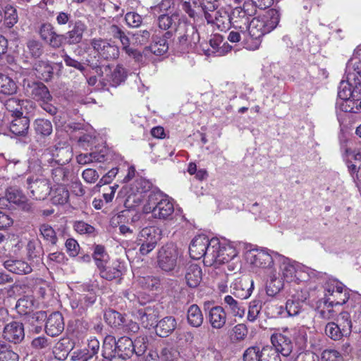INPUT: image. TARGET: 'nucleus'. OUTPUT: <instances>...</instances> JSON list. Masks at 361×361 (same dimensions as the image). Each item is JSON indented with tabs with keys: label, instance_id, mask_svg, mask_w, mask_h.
I'll return each mask as SVG.
<instances>
[{
	"label": "nucleus",
	"instance_id": "obj_19",
	"mask_svg": "<svg viewBox=\"0 0 361 361\" xmlns=\"http://www.w3.org/2000/svg\"><path fill=\"white\" fill-rule=\"evenodd\" d=\"M87 27L82 20H75L71 29L65 33L66 43L68 45H76L80 44L83 39L85 32Z\"/></svg>",
	"mask_w": 361,
	"mask_h": 361
},
{
	"label": "nucleus",
	"instance_id": "obj_17",
	"mask_svg": "<svg viewBox=\"0 0 361 361\" xmlns=\"http://www.w3.org/2000/svg\"><path fill=\"white\" fill-rule=\"evenodd\" d=\"M232 293L241 300L248 298L252 292L253 281L247 276L235 279L231 286Z\"/></svg>",
	"mask_w": 361,
	"mask_h": 361
},
{
	"label": "nucleus",
	"instance_id": "obj_26",
	"mask_svg": "<svg viewBox=\"0 0 361 361\" xmlns=\"http://www.w3.org/2000/svg\"><path fill=\"white\" fill-rule=\"evenodd\" d=\"M185 279L190 288H197L202 279L201 267L196 264L188 265L185 269Z\"/></svg>",
	"mask_w": 361,
	"mask_h": 361
},
{
	"label": "nucleus",
	"instance_id": "obj_54",
	"mask_svg": "<svg viewBox=\"0 0 361 361\" xmlns=\"http://www.w3.org/2000/svg\"><path fill=\"white\" fill-rule=\"evenodd\" d=\"M341 100V102H337V104L339 106V109L342 111L355 114L358 112V101L353 99L351 97H349V99Z\"/></svg>",
	"mask_w": 361,
	"mask_h": 361
},
{
	"label": "nucleus",
	"instance_id": "obj_49",
	"mask_svg": "<svg viewBox=\"0 0 361 361\" xmlns=\"http://www.w3.org/2000/svg\"><path fill=\"white\" fill-rule=\"evenodd\" d=\"M200 8L206 20H212V14L218 8L217 0H202Z\"/></svg>",
	"mask_w": 361,
	"mask_h": 361
},
{
	"label": "nucleus",
	"instance_id": "obj_24",
	"mask_svg": "<svg viewBox=\"0 0 361 361\" xmlns=\"http://www.w3.org/2000/svg\"><path fill=\"white\" fill-rule=\"evenodd\" d=\"M231 13H230L225 8L221 7L217 8L212 14V20H207L209 24H214L216 27L224 30L229 27L231 24Z\"/></svg>",
	"mask_w": 361,
	"mask_h": 361
},
{
	"label": "nucleus",
	"instance_id": "obj_13",
	"mask_svg": "<svg viewBox=\"0 0 361 361\" xmlns=\"http://www.w3.org/2000/svg\"><path fill=\"white\" fill-rule=\"evenodd\" d=\"M243 361H281L276 352L269 348L260 349L259 347L248 348L243 353Z\"/></svg>",
	"mask_w": 361,
	"mask_h": 361
},
{
	"label": "nucleus",
	"instance_id": "obj_33",
	"mask_svg": "<svg viewBox=\"0 0 361 361\" xmlns=\"http://www.w3.org/2000/svg\"><path fill=\"white\" fill-rule=\"evenodd\" d=\"M128 213L129 212L127 211H123L113 216L111 220V226L118 227L120 233L126 236L132 235L133 234V230L129 226L125 225Z\"/></svg>",
	"mask_w": 361,
	"mask_h": 361
},
{
	"label": "nucleus",
	"instance_id": "obj_40",
	"mask_svg": "<svg viewBox=\"0 0 361 361\" xmlns=\"http://www.w3.org/2000/svg\"><path fill=\"white\" fill-rule=\"evenodd\" d=\"M69 199L68 189L61 184H59L52 191L51 201L54 204H64Z\"/></svg>",
	"mask_w": 361,
	"mask_h": 361
},
{
	"label": "nucleus",
	"instance_id": "obj_58",
	"mask_svg": "<svg viewBox=\"0 0 361 361\" xmlns=\"http://www.w3.org/2000/svg\"><path fill=\"white\" fill-rule=\"evenodd\" d=\"M56 32L54 26L49 23H42L39 29L40 38L47 42L51 36Z\"/></svg>",
	"mask_w": 361,
	"mask_h": 361
},
{
	"label": "nucleus",
	"instance_id": "obj_25",
	"mask_svg": "<svg viewBox=\"0 0 361 361\" xmlns=\"http://www.w3.org/2000/svg\"><path fill=\"white\" fill-rule=\"evenodd\" d=\"M96 300V295L92 293L78 295L71 302L73 310L78 314H82L85 310L92 305Z\"/></svg>",
	"mask_w": 361,
	"mask_h": 361
},
{
	"label": "nucleus",
	"instance_id": "obj_28",
	"mask_svg": "<svg viewBox=\"0 0 361 361\" xmlns=\"http://www.w3.org/2000/svg\"><path fill=\"white\" fill-rule=\"evenodd\" d=\"M137 314L141 324L145 328L154 326L159 316L158 310L151 306L139 310Z\"/></svg>",
	"mask_w": 361,
	"mask_h": 361
},
{
	"label": "nucleus",
	"instance_id": "obj_63",
	"mask_svg": "<svg viewBox=\"0 0 361 361\" xmlns=\"http://www.w3.org/2000/svg\"><path fill=\"white\" fill-rule=\"evenodd\" d=\"M91 358L89 350L85 349L76 350L69 354L71 361H88Z\"/></svg>",
	"mask_w": 361,
	"mask_h": 361
},
{
	"label": "nucleus",
	"instance_id": "obj_56",
	"mask_svg": "<svg viewBox=\"0 0 361 361\" xmlns=\"http://www.w3.org/2000/svg\"><path fill=\"white\" fill-rule=\"evenodd\" d=\"M353 82V81H348L347 79L340 82L338 91V97L340 99H349V97H352Z\"/></svg>",
	"mask_w": 361,
	"mask_h": 361
},
{
	"label": "nucleus",
	"instance_id": "obj_14",
	"mask_svg": "<svg viewBox=\"0 0 361 361\" xmlns=\"http://www.w3.org/2000/svg\"><path fill=\"white\" fill-rule=\"evenodd\" d=\"M211 242L212 239L209 240L205 235H196L189 247L190 257L194 259H200L202 257H204V260L206 259Z\"/></svg>",
	"mask_w": 361,
	"mask_h": 361
},
{
	"label": "nucleus",
	"instance_id": "obj_23",
	"mask_svg": "<svg viewBox=\"0 0 361 361\" xmlns=\"http://www.w3.org/2000/svg\"><path fill=\"white\" fill-rule=\"evenodd\" d=\"M271 341L275 350L271 352L280 353L282 355L288 356L292 352L293 345L290 338L282 334H274ZM278 355V353H276Z\"/></svg>",
	"mask_w": 361,
	"mask_h": 361
},
{
	"label": "nucleus",
	"instance_id": "obj_64",
	"mask_svg": "<svg viewBox=\"0 0 361 361\" xmlns=\"http://www.w3.org/2000/svg\"><path fill=\"white\" fill-rule=\"evenodd\" d=\"M75 231L80 234L90 235L94 232V228L82 221H76L74 224Z\"/></svg>",
	"mask_w": 361,
	"mask_h": 361
},
{
	"label": "nucleus",
	"instance_id": "obj_60",
	"mask_svg": "<svg viewBox=\"0 0 361 361\" xmlns=\"http://www.w3.org/2000/svg\"><path fill=\"white\" fill-rule=\"evenodd\" d=\"M262 309V302L259 300H252L250 303L247 319L250 322H255L258 317Z\"/></svg>",
	"mask_w": 361,
	"mask_h": 361
},
{
	"label": "nucleus",
	"instance_id": "obj_42",
	"mask_svg": "<svg viewBox=\"0 0 361 361\" xmlns=\"http://www.w3.org/2000/svg\"><path fill=\"white\" fill-rule=\"evenodd\" d=\"M188 322L193 327H199L203 322V315L197 305H192L188 310Z\"/></svg>",
	"mask_w": 361,
	"mask_h": 361
},
{
	"label": "nucleus",
	"instance_id": "obj_46",
	"mask_svg": "<svg viewBox=\"0 0 361 361\" xmlns=\"http://www.w3.org/2000/svg\"><path fill=\"white\" fill-rule=\"evenodd\" d=\"M306 298L302 299H295L293 296L292 298L288 299L286 304V312L290 317L298 315L302 309V303Z\"/></svg>",
	"mask_w": 361,
	"mask_h": 361
},
{
	"label": "nucleus",
	"instance_id": "obj_6",
	"mask_svg": "<svg viewBox=\"0 0 361 361\" xmlns=\"http://www.w3.org/2000/svg\"><path fill=\"white\" fill-rule=\"evenodd\" d=\"M280 254L267 249H252L246 251L245 254V260L253 267H258L267 269V274L276 264Z\"/></svg>",
	"mask_w": 361,
	"mask_h": 361
},
{
	"label": "nucleus",
	"instance_id": "obj_34",
	"mask_svg": "<svg viewBox=\"0 0 361 361\" xmlns=\"http://www.w3.org/2000/svg\"><path fill=\"white\" fill-rule=\"evenodd\" d=\"M226 308L233 317L242 318L245 312V307L243 302H238L231 295H226L224 299Z\"/></svg>",
	"mask_w": 361,
	"mask_h": 361
},
{
	"label": "nucleus",
	"instance_id": "obj_59",
	"mask_svg": "<svg viewBox=\"0 0 361 361\" xmlns=\"http://www.w3.org/2000/svg\"><path fill=\"white\" fill-rule=\"evenodd\" d=\"M135 352L137 356H140L145 353L147 348V338L145 336H138L133 341Z\"/></svg>",
	"mask_w": 361,
	"mask_h": 361
},
{
	"label": "nucleus",
	"instance_id": "obj_5",
	"mask_svg": "<svg viewBox=\"0 0 361 361\" xmlns=\"http://www.w3.org/2000/svg\"><path fill=\"white\" fill-rule=\"evenodd\" d=\"M145 214L152 213L155 219H166L174 212L172 202L160 192H151L143 206Z\"/></svg>",
	"mask_w": 361,
	"mask_h": 361
},
{
	"label": "nucleus",
	"instance_id": "obj_1",
	"mask_svg": "<svg viewBox=\"0 0 361 361\" xmlns=\"http://www.w3.org/2000/svg\"><path fill=\"white\" fill-rule=\"evenodd\" d=\"M276 264L279 271L271 269L268 274L267 293L269 295L277 294L283 289L285 282L300 284L314 281L321 276L320 272L281 255Z\"/></svg>",
	"mask_w": 361,
	"mask_h": 361
},
{
	"label": "nucleus",
	"instance_id": "obj_20",
	"mask_svg": "<svg viewBox=\"0 0 361 361\" xmlns=\"http://www.w3.org/2000/svg\"><path fill=\"white\" fill-rule=\"evenodd\" d=\"M231 24L234 30L242 32L243 37L247 36V31L250 23V18L242 12L241 7H236L231 13Z\"/></svg>",
	"mask_w": 361,
	"mask_h": 361
},
{
	"label": "nucleus",
	"instance_id": "obj_4",
	"mask_svg": "<svg viewBox=\"0 0 361 361\" xmlns=\"http://www.w3.org/2000/svg\"><path fill=\"white\" fill-rule=\"evenodd\" d=\"M238 251L233 243L220 242L218 238H212L204 264L208 267H218L221 264L234 260Z\"/></svg>",
	"mask_w": 361,
	"mask_h": 361
},
{
	"label": "nucleus",
	"instance_id": "obj_8",
	"mask_svg": "<svg viewBox=\"0 0 361 361\" xmlns=\"http://www.w3.org/2000/svg\"><path fill=\"white\" fill-rule=\"evenodd\" d=\"M161 232L155 226L143 228L137 234V243L140 246L139 252L145 256L149 254L157 245L161 238Z\"/></svg>",
	"mask_w": 361,
	"mask_h": 361
},
{
	"label": "nucleus",
	"instance_id": "obj_32",
	"mask_svg": "<svg viewBox=\"0 0 361 361\" xmlns=\"http://www.w3.org/2000/svg\"><path fill=\"white\" fill-rule=\"evenodd\" d=\"M30 126V119L27 116H16L10 124L11 132L16 135H25Z\"/></svg>",
	"mask_w": 361,
	"mask_h": 361
},
{
	"label": "nucleus",
	"instance_id": "obj_44",
	"mask_svg": "<svg viewBox=\"0 0 361 361\" xmlns=\"http://www.w3.org/2000/svg\"><path fill=\"white\" fill-rule=\"evenodd\" d=\"M335 323L341 328V329L343 331V334H344L345 336H348L350 334L352 329V322L348 312H341L338 317L336 322Z\"/></svg>",
	"mask_w": 361,
	"mask_h": 361
},
{
	"label": "nucleus",
	"instance_id": "obj_21",
	"mask_svg": "<svg viewBox=\"0 0 361 361\" xmlns=\"http://www.w3.org/2000/svg\"><path fill=\"white\" fill-rule=\"evenodd\" d=\"M63 329L64 322L62 314L59 312L51 313L46 322V333L49 336L54 337L59 336Z\"/></svg>",
	"mask_w": 361,
	"mask_h": 361
},
{
	"label": "nucleus",
	"instance_id": "obj_62",
	"mask_svg": "<svg viewBox=\"0 0 361 361\" xmlns=\"http://www.w3.org/2000/svg\"><path fill=\"white\" fill-rule=\"evenodd\" d=\"M188 44L190 49H194L200 40V35L195 27L191 26L186 30Z\"/></svg>",
	"mask_w": 361,
	"mask_h": 361
},
{
	"label": "nucleus",
	"instance_id": "obj_16",
	"mask_svg": "<svg viewBox=\"0 0 361 361\" xmlns=\"http://www.w3.org/2000/svg\"><path fill=\"white\" fill-rule=\"evenodd\" d=\"M3 338L11 343H19L25 338V330L23 323L13 321L7 324L2 332Z\"/></svg>",
	"mask_w": 361,
	"mask_h": 361
},
{
	"label": "nucleus",
	"instance_id": "obj_61",
	"mask_svg": "<svg viewBox=\"0 0 361 361\" xmlns=\"http://www.w3.org/2000/svg\"><path fill=\"white\" fill-rule=\"evenodd\" d=\"M125 20L128 27L135 28L141 25L142 18L135 12H128L125 15Z\"/></svg>",
	"mask_w": 361,
	"mask_h": 361
},
{
	"label": "nucleus",
	"instance_id": "obj_27",
	"mask_svg": "<svg viewBox=\"0 0 361 361\" xmlns=\"http://www.w3.org/2000/svg\"><path fill=\"white\" fill-rule=\"evenodd\" d=\"M35 75L44 81H49L54 75V68L48 60H38L33 64Z\"/></svg>",
	"mask_w": 361,
	"mask_h": 361
},
{
	"label": "nucleus",
	"instance_id": "obj_47",
	"mask_svg": "<svg viewBox=\"0 0 361 361\" xmlns=\"http://www.w3.org/2000/svg\"><path fill=\"white\" fill-rule=\"evenodd\" d=\"M109 32L114 39L120 40L123 48L130 44V39L126 35L124 30L117 25H111L109 28Z\"/></svg>",
	"mask_w": 361,
	"mask_h": 361
},
{
	"label": "nucleus",
	"instance_id": "obj_52",
	"mask_svg": "<svg viewBox=\"0 0 361 361\" xmlns=\"http://www.w3.org/2000/svg\"><path fill=\"white\" fill-rule=\"evenodd\" d=\"M326 336L334 341L340 340L343 336H346L343 334V331L335 322H329L325 327Z\"/></svg>",
	"mask_w": 361,
	"mask_h": 361
},
{
	"label": "nucleus",
	"instance_id": "obj_36",
	"mask_svg": "<svg viewBox=\"0 0 361 361\" xmlns=\"http://www.w3.org/2000/svg\"><path fill=\"white\" fill-rule=\"evenodd\" d=\"M27 101L16 97H11L4 103L6 109L11 114L12 116H19L23 114V109Z\"/></svg>",
	"mask_w": 361,
	"mask_h": 361
},
{
	"label": "nucleus",
	"instance_id": "obj_10",
	"mask_svg": "<svg viewBox=\"0 0 361 361\" xmlns=\"http://www.w3.org/2000/svg\"><path fill=\"white\" fill-rule=\"evenodd\" d=\"M97 73L101 77H103L102 81L103 87L108 85L116 87L123 82L126 78L125 68L120 65H117L113 70L109 65L98 67Z\"/></svg>",
	"mask_w": 361,
	"mask_h": 361
},
{
	"label": "nucleus",
	"instance_id": "obj_18",
	"mask_svg": "<svg viewBox=\"0 0 361 361\" xmlns=\"http://www.w3.org/2000/svg\"><path fill=\"white\" fill-rule=\"evenodd\" d=\"M28 189L32 195L37 200H44L50 194V185L49 181L44 178H27Z\"/></svg>",
	"mask_w": 361,
	"mask_h": 361
},
{
	"label": "nucleus",
	"instance_id": "obj_38",
	"mask_svg": "<svg viewBox=\"0 0 361 361\" xmlns=\"http://www.w3.org/2000/svg\"><path fill=\"white\" fill-rule=\"evenodd\" d=\"M18 87L15 81L9 76L0 73V92L12 95L17 92Z\"/></svg>",
	"mask_w": 361,
	"mask_h": 361
},
{
	"label": "nucleus",
	"instance_id": "obj_55",
	"mask_svg": "<svg viewBox=\"0 0 361 361\" xmlns=\"http://www.w3.org/2000/svg\"><path fill=\"white\" fill-rule=\"evenodd\" d=\"M93 257L97 267H102L103 264H107L109 256L102 245H96L94 250Z\"/></svg>",
	"mask_w": 361,
	"mask_h": 361
},
{
	"label": "nucleus",
	"instance_id": "obj_3",
	"mask_svg": "<svg viewBox=\"0 0 361 361\" xmlns=\"http://www.w3.org/2000/svg\"><path fill=\"white\" fill-rule=\"evenodd\" d=\"M355 293H351L350 290L341 281L335 279H328L324 285V305L331 313L330 308L335 306L344 305L348 301L355 302L353 297Z\"/></svg>",
	"mask_w": 361,
	"mask_h": 361
},
{
	"label": "nucleus",
	"instance_id": "obj_39",
	"mask_svg": "<svg viewBox=\"0 0 361 361\" xmlns=\"http://www.w3.org/2000/svg\"><path fill=\"white\" fill-rule=\"evenodd\" d=\"M178 22L179 19L177 15L163 14L159 16L157 19L159 27L164 30H176Z\"/></svg>",
	"mask_w": 361,
	"mask_h": 361
},
{
	"label": "nucleus",
	"instance_id": "obj_45",
	"mask_svg": "<svg viewBox=\"0 0 361 361\" xmlns=\"http://www.w3.org/2000/svg\"><path fill=\"white\" fill-rule=\"evenodd\" d=\"M106 322L111 326L121 327L126 322L121 314L115 310H109L104 314Z\"/></svg>",
	"mask_w": 361,
	"mask_h": 361
},
{
	"label": "nucleus",
	"instance_id": "obj_22",
	"mask_svg": "<svg viewBox=\"0 0 361 361\" xmlns=\"http://www.w3.org/2000/svg\"><path fill=\"white\" fill-rule=\"evenodd\" d=\"M172 36V31L168 30L161 37L154 36L152 43L149 47H145V51H150L157 56H162L169 50L168 39Z\"/></svg>",
	"mask_w": 361,
	"mask_h": 361
},
{
	"label": "nucleus",
	"instance_id": "obj_12",
	"mask_svg": "<svg viewBox=\"0 0 361 361\" xmlns=\"http://www.w3.org/2000/svg\"><path fill=\"white\" fill-rule=\"evenodd\" d=\"M111 343L115 344V350L118 357L123 360L130 358L134 354L135 348H133V341L130 338L123 336L116 342L113 336H106L104 339V347L107 348V345Z\"/></svg>",
	"mask_w": 361,
	"mask_h": 361
},
{
	"label": "nucleus",
	"instance_id": "obj_50",
	"mask_svg": "<svg viewBox=\"0 0 361 361\" xmlns=\"http://www.w3.org/2000/svg\"><path fill=\"white\" fill-rule=\"evenodd\" d=\"M39 231L44 240L51 245L56 244L58 238L55 231L50 225L47 224H42L39 227Z\"/></svg>",
	"mask_w": 361,
	"mask_h": 361
},
{
	"label": "nucleus",
	"instance_id": "obj_2",
	"mask_svg": "<svg viewBox=\"0 0 361 361\" xmlns=\"http://www.w3.org/2000/svg\"><path fill=\"white\" fill-rule=\"evenodd\" d=\"M279 23V13L276 9H269L264 14L253 18L247 28V35L255 40L252 49H257L261 38L276 27Z\"/></svg>",
	"mask_w": 361,
	"mask_h": 361
},
{
	"label": "nucleus",
	"instance_id": "obj_31",
	"mask_svg": "<svg viewBox=\"0 0 361 361\" xmlns=\"http://www.w3.org/2000/svg\"><path fill=\"white\" fill-rule=\"evenodd\" d=\"M226 314L223 307L215 306L209 311V321L213 328L221 329L226 323Z\"/></svg>",
	"mask_w": 361,
	"mask_h": 361
},
{
	"label": "nucleus",
	"instance_id": "obj_41",
	"mask_svg": "<svg viewBox=\"0 0 361 361\" xmlns=\"http://www.w3.org/2000/svg\"><path fill=\"white\" fill-rule=\"evenodd\" d=\"M346 79L348 81L356 82L361 79V60L353 61L350 60L346 66Z\"/></svg>",
	"mask_w": 361,
	"mask_h": 361
},
{
	"label": "nucleus",
	"instance_id": "obj_53",
	"mask_svg": "<svg viewBox=\"0 0 361 361\" xmlns=\"http://www.w3.org/2000/svg\"><path fill=\"white\" fill-rule=\"evenodd\" d=\"M35 130L38 134L49 135L52 132V124L48 120L37 119L35 122Z\"/></svg>",
	"mask_w": 361,
	"mask_h": 361
},
{
	"label": "nucleus",
	"instance_id": "obj_57",
	"mask_svg": "<svg viewBox=\"0 0 361 361\" xmlns=\"http://www.w3.org/2000/svg\"><path fill=\"white\" fill-rule=\"evenodd\" d=\"M293 331V336L296 343L300 347H304L307 341V329L302 326L294 329Z\"/></svg>",
	"mask_w": 361,
	"mask_h": 361
},
{
	"label": "nucleus",
	"instance_id": "obj_29",
	"mask_svg": "<svg viewBox=\"0 0 361 361\" xmlns=\"http://www.w3.org/2000/svg\"><path fill=\"white\" fill-rule=\"evenodd\" d=\"M4 266L8 271L16 274H27L32 271L31 266L23 260L10 259L4 262Z\"/></svg>",
	"mask_w": 361,
	"mask_h": 361
},
{
	"label": "nucleus",
	"instance_id": "obj_11",
	"mask_svg": "<svg viewBox=\"0 0 361 361\" xmlns=\"http://www.w3.org/2000/svg\"><path fill=\"white\" fill-rule=\"evenodd\" d=\"M23 87L27 96L37 101L49 102L52 99L47 87L42 82L25 79Z\"/></svg>",
	"mask_w": 361,
	"mask_h": 361
},
{
	"label": "nucleus",
	"instance_id": "obj_43",
	"mask_svg": "<svg viewBox=\"0 0 361 361\" xmlns=\"http://www.w3.org/2000/svg\"><path fill=\"white\" fill-rule=\"evenodd\" d=\"M18 20L17 9L11 5H7L4 8V22L6 27H13Z\"/></svg>",
	"mask_w": 361,
	"mask_h": 361
},
{
	"label": "nucleus",
	"instance_id": "obj_35",
	"mask_svg": "<svg viewBox=\"0 0 361 361\" xmlns=\"http://www.w3.org/2000/svg\"><path fill=\"white\" fill-rule=\"evenodd\" d=\"M71 153V148L66 142H59L56 145L44 150V156L67 157Z\"/></svg>",
	"mask_w": 361,
	"mask_h": 361
},
{
	"label": "nucleus",
	"instance_id": "obj_48",
	"mask_svg": "<svg viewBox=\"0 0 361 361\" xmlns=\"http://www.w3.org/2000/svg\"><path fill=\"white\" fill-rule=\"evenodd\" d=\"M34 302L32 298L24 297L20 298L16 305V309L20 314H27L32 311Z\"/></svg>",
	"mask_w": 361,
	"mask_h": 361
},
{
	"label": "nucleus",
	"instance_id": "obj_7",
	"mask_svg": "<svg viewBox=\"0 0 361 361\" xmlns=\"http://www.w3.org/2000/svg\"><path fill=\"white\" fill-rule=\"evenodd\" d=\"M180 252L176 245L172 243L162 246L157 253L158 267L164 271L171 272L178 267Z\"/></svg>",
	"mask_w": 361,
	"mask_h": 361
},
{
	"label": "nucleus",
	"instance_id": "obj_9",
	"mask_svg": "<svg viewBox=\"0 0 361 361\" xmlns=\"http://www.w3.org/2000/svg\"><path fill=\"white\" fill-rule=\"evenodd\" d=\"M93 50L98 56L106 61H113L118 58L120 54L119 47L114 42L102 38H93L90 42Z\"/></svg>",
	"mask_w": 361,
	"mask_h": 361
},
{
	"label": "nucleus",
	"instance_id": "obj_30",
	"mask_svg": "<svg viewBox=\"0 0 361 361\" xmlns=\"http://www.w3.org/2000/svg\"><path fill=\"white\" fill-rule=\"evenodd\" d=\"M177 323L174 317H166L161 319L156 326V332L160 337H166L176 328Z\"/></svg>",
	"mask_w": 361,
	"mask_h": 361
},
{
	"label": "nucleus",
	"instance_id": "obj_51",
	"mask_svg": "<svg viewBox=\"0 0 361 361\" xmlns=\"http://www.w3.org/2000/svg\"><path fill=\"white\" fill-rule=\"evenodd\" d=\"M30 55L35 59L40 57L43 54V45L37 39H30L26 43Z\"/></svg>",
	"mask_w": 361,
	"mask_h": 361
},
{
	"label": "nucleus",
	"instance_id": "obj_15",
	"mask_svg": "<svg viewBox=\"0 0 361 361\" xmlns=\"http://www.w3.org/2000/svg\"><path fill=\"white\" fill-rule=\"evenodd\" d=\"M6 198L10 202L16 204L25 212H32L33 206L23 192L15 188H10L6 190Z\"/></svg>",
	"mask_w": 361,
	"mask_h": 361
},
{
	"label": "nucleus",
	"instance_id": "obj_37",
	"mask_svg": "<svg viewBox=\"0 0 361 361\" xmlns=\"http://www.w3.org/2000/svg\"><path fill=\"white\" fill-rule=\"evenodd\" d=\"M98 269L100 271L101 276L106 280H112L121 275V265L118 262H114L111 266L103 264V266Z\"/></svg>",
	"mask_w": 361,
	"mask_h": 361
}]
</instances>
